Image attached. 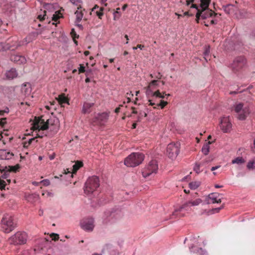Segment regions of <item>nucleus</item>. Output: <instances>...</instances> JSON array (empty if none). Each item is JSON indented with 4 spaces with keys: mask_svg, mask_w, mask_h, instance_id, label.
Instances as JSON below:
<instances>
[{
    "mask_svg": "<svg viewBox=\"0 0 255 255\" xmlns=\"http://www.w3.org/2000/svg\"><path fill=\"white\" fill-rule=\"evenodd\" d=\"M202 201L201 199L198 198L185 202L178 209L174 210L170 219H175L185 216L186 213H188L192 210L191 207L198 205Z\"/></svg>",
    "mask_w": 255,
    "mask_h": 255,
    "instance_id": "1",
    "label": "nucleus"
},
{
    "mask_svg": "<svg viewBox=\"0 0 255 255\" xmlns=\"http://www.w3.org/2000/svg\"><path fill=\"white\" fill-rule=\"evenodd\" d=\"M44 120L42 117H35L32 123V129L36 134V137L42 138L44 136H52L51 132H49L47 129H43Z\"/></svg>",
    "mask_w": 255,
    "mask_h": 255,
    "instance_id": "2",
    "label": "nucleus"
},
{
    "mask_svg": "<svg viewBox=\"0 0 255 255\" xmlns=\"http://www.w3.org/2000/svg\"><path fill=\"white\" fill-rule=\"evenodd\" d=\"M144 155L140 152H133L125 158L124 163L128 167H134L139 165L143 161Z\"/></svg>",
    "mask_w": 255,
    "mask_h": 255,
    "instance_id": "3",
    "label": "nucleus"
},
{
    "mask_svg": "<svg viewBox=\"0 0 255 255\" xmlns=\"http://www.w3.org/2000/svg\"><path fill=\"white\" fill-rule=\"evenodd\" d=\"M100 186L99 178L97 176L89 177L84 187V193L87 195H90L95 191Z\"/></svg>",
    "mask_w": 255,
    "mask_h": 255,
    "instance_id": "4",
    "label": "nucleus"
},
{
    "mask_svg": "<svg viewBox=\"0 0 255 255\" xmlns=\"http://www.w3.org/2000/svg\"><path fill=\"white\" fill-rule=\"evenodd\" d=\"M44 120V123L43 124V129H49L51 132V134L54 135L56 133L59 129V122L57 118L52 117L49 119H47L46 121L45 122Z\"/></svg>",
    "mask_w": 255,
    "mask_h": 255,
    "instance_id": "5",
    "label": "nucleus"
},
{
    "mask_svg": "<svg viewBox=\"0 0 255 255\" xmlns=\"http://www.w3.org/2000/svg\"><path fill=\"white\" fill-rule=\"evenodd\" d=\"M1 228L5 233H8L13 230L16 224L14 222L13 217L9 214L4 215L1 221Z\"/></svg>",
    "mask_w": 255,
    "mask_h": 255,
    "instance_id": "6",
    "label": "nucleus"
},
{
    "mask_svg": "<svg viewBox=\"0 0 255 255\" xmlns=\"http://www.w3.org/2000/svg\"><path fill=\"white\" fill-rule=\"evenodd\" d=\"M27 240V235L24 232H17L15 234L10 237L8 242L10 245L15 246L22 245L26 244Z\"/></svg>",
    "mask_w": 255,
    "mask_h": 255,
    "instance_id": "7",
    "label": "nucleus"
},
{
    "mask_svg": "<svg viewBox=\"0 0 255 255\" xmlns=\"http://www.w3.org/2000/svg\"><path fill=\"white\" fill-rule=\"evenodd\" d=\"M123 217V214L120 210L107 211L104 214L103 223H114L119 221Z\"/></svg>",
    "mask_w": 255,
    "mask_h": 255,
    "instance_id": "8",
    "label": "nucleus"
},
{
    "mask_svg": "<svg viewBox=\"0 0 255 255\" xmlns=\"http://www.w3.org/2000/svg\"><path fill=\"white\" fill-rule=\"evenodd\" d=\"M158 169L157 161L155 160H152L143 169L142 171V176L144 178H148L153 174H155Z\"/></svg>",
    "mask_w": 255,
    "mask_h": 255,
    "instance_id": "9",
    "label": "nucleus"
},
{
    "mask_svg": "<svg viewBox=\"0 0 255 255\" xmlns=\"http://www.w3.org/2000/svg\"><path fill=\"white\" fill-rule=\"evenodd\" d=\"M180 146V143L178 142L169 144L167 147V154L168 157L171 159H175L179 153Z\"/></svg>",
    "mask_w": 255,
    "mask_h": 255,
    "instance_id": "10",
    "label": "nucleus"
},
{
    "mask_svg": "<svg viewBox=\"0 0 255 255\" xmlns=\"http://www.w3.org/2000/svg\"><path fill=\"white\" fill-rule=\"evenodd\" d=\"M51 241L45 239H40L37 240L34 249L35 253H43L45 252L50 247Z\"/></svg>",
    "mask_w": 255,
    "mask_h": 255,
    "instance_id": "11",
    "label": "nucleus"
},
{
    "mask_svg": "<svg viewBox=\"0 0 255 255\" xmlns=\"http://www.w3.org/2000/svg\"><path fill=\"white\" fill-rule=\"evenodd\" d=\"M80 226L86 232H92L95 227L94 219L91 217L84 218L81 221Z\"/></svg>",
    "mask_w": 255,
    "mask_h": 255,
    "instance_id": "12",
    "label": "nucleus"
},
{
    "mask_svg": "<svg viewBox=\"0 0 255 255\" xmlns=\"http://www.w3.org/2000/svg\"><path fill=\"white\" fill-rule=\"evenodd\" d=\"M109 117L108 113H99L94 118L92 122L95 125L103 126L107 122Z\"/></svg>",
    "mask_w": 255,
    "mask_h": 255,
    "instance_id": "13",
    "label": "nucleus"
},
{
    "mask_svg": "<svg viewBox=\"0 0 255 255\" xmlns=\"http://www.w3.org/2000/svg\"><path fill=\"white\" fill-rule=\"evenodd\" d=\"M246 64V60L243 56H239L236 58L233 61L231 67L235 72L240 71L245 67Z\"/></svg>",
    "mask_w": 255,
    "mask_h": 255,
    "instance_id": "14",
    "label": "nucleus"
},
{
    "mask_svg": "<svg viewBox=\"0 0 255 255\" xmlns=\"http://www.w3.org/2000/svg\"><path fill=\"white\" fill-rule=\"evenodd\" d=\"M220 126L224 132H229L232 128V124L229 117H223L220 120Z\"/></svg>",
    "mask_w": 255,
    "mask_h": 255,
    "instance_id": "15",
    "label": "nucleus"
},
{
    "mask_svg": "<svg viewBox=\"0 0 255 255\" xmlns=\"http://www.w3.org/2000/svg\"><path fill=\"white\" fill-rule=\"evenodd\" d=\"M190 252L191 254L197 255H207V252L202 248L198 246V243L195 242L189 247Z\"/></svg>",
    "mask_w": 255,
    "mask_h": 255,
    "instance_id": "16",
    "label": "nucleus"
},
{
    "mask_svg": "<svg viewBox=\"0 0 255 255\" xmlns=\"http://www.w3.org/2000/svg\"><path fill=\"white\" fill-rule=\"evenodd\" d=\"M198 12L201 14V18L203 19H207L209 17H212L213 15H217L215 12L209 8L201 9L198 10Z\"/></svg>",
    "mask_w": 255,
    "mask_h": 255,
    "instance_id": "17",
    "label": "nucleus"
},
{
    "mask_svg": "<svg viewBox=\"0 0 255 255\" xmlns=\"http://www.w3.org/2000/svg\"><path fill=\"white\" fill-rule=\"evenodd\" d=\"M12 61L17 64H23L26 62L25 57L19 55H13L10 57Z\"/></svg>",
    "mask_w": 255,
    "mask_h": 255,
    "instance_id": "18",
    "label": "nucleus"
},
{
    "mask_svg": "<svg viewBox=\"0 0 255 255\" xmlns=\"http://www.w3.org/2000/svg\"><path fill=\"white\" fill-rule=\"evenodd\" d=\"M14 155L13 153L7 151L5 149H0V159L8 160L12 158Z\"/></svg>",
    "mask_w": 255,
    "mask_h": 255,
    "instance_id": "19",
    "label": "nucleus"
},
{
    "mask_svg": "<svg viewBox=\"0 0 255 255\" xmlns=\"http://www.w3.org/2000/svg\"><path fill=\"white\" fill-rule=\"evenodd\" d=\"M219 194L216 193H212L210 194L208 197V199L211 200V202H210L209 200L207 201V204H210V203H219L221 202V199H218V196Z\"/></svg>",
    "mask_w": 255,
    "mask_h": 255,
    "instance_id": "20",
    "label": "nucleus"
},
{
    "mask_svg": "<svg viewBox=\"0 0 255 255\" xmlns=\"http://www.w3.org/2000/svg\"><path fill=\"white\" fill-rule=\"evenodd\" d=\"M6 79L8 80H12L18 75L17 71L14 68H11L9 70L7 71L5 74Z\"/></svg>",
    "mask_w": 255,
    "mask_h": 255,
    "instance_id": "21",
    "label": "nucleus"
},
{
    "mask_svg": "<svg viewBox=\"0 0 255 255\" xmlns=\"http://www.w3.org/2000/svg\"><path fill=\"white\" fill-rule=\"evenodd\" d=\"M26 200L30 203H34L37 201L39 198V196L38 194L36 193H32L30 194L26 195L25 196Z\"/></svg>",
    "mask_w": 255,
    "mask_h": 255,
    "instance_id": "22",
    "label": "nucleus"
},
{
    "mask_svg": "<svg viewBox=\"0 0 255 255\" xmlns=\"http://www.w3.org/2000/svg\"><path fill=\"white\" fill-rule=\"evenodd\" d=\"M158 85V81L156 80L151 81L146 88V94L147 96H149L152 94V87H156Z\"/></svg>",
    "mask_w": 255,
    "mask_h": 255,
    "instance_id": "23",
    "label": "nucleus"
},
{
    "mask_svg": "<svg viewBox=\"0 0 255 255\" xmlns=\"http://www.w3.org/2000/svg\"><path fill=\"white\" fill-rule=\"evenodd\" d=\"M21 91L22 93L26 97L30 95L31 92V89L30 88V84H23L21 87Z\"/></svg>",
    "mask_w": 255,
    "mask_h": 255,
    "instance_id": "24",
    "label": "nucleus"
},
{
    "mask_svg": "<svg viewBox=\"0 0 255 255\" xmlns=\"http://www.w3.org/2000/svg\"><path fill=\"white\" fill-rule=\"evenodd\" d=\"M243 111H241L240 113H238V119L240 120H244L247 118V116L249 114V109L248 108H244L243 109Z\"/></svg>",
    "mask_w": 255,
    "mask_h": 255,
    "instance_id": "25",
    "label": "nucleus"
},
{
    "mask_svg": "<svg viewBox=\"0 0 255 255\" xmlns=\"http://www.w3.org/2000/svg\"><path fill=\"white\" fill-rule=\"evenodd\" d=\"M56 99L58 101L59 104L61 105H62L63 104H69L68 100L65 97L64 94H62L58 96L57 98H56Z\"/></svg>",
    "mask_w": 255,
    "mask_h": 255,
    "instance_id": "26",
    "label": "nucleus"
},
{
    "mask_svg": "<svg viewBox=\"0 0 255 255\" xmlns=\"http://www.w3.org/2000/svg\"><path fill=\"white\" fill-rule=\"evenodd\" d=\"M93 103H84L82 108V113L84 114L89 113L90 108L93 106Z\"/></svg>",
    "mask_w": 255,
    "mask_h": 255,
    "instance_id": "27",
    "label": "nucleus"
},
{
    "mask_svg": "<svg viewBox=\"0 0 255 255\" xmlns=\"http://www.w3.org/2000/svg\"><path fill=\"white\" fill-rule=\"evenodd\" d=\"M212 142L209 141L203 145L201 151L204 155H207L208 154L210 151V144Z\"/></svg>",
    "mask_w": 255,
    "mask_h": 255,
    "instance_id": "28",
    "label": "nucleus"
},
{
    "mask_svg": "<svg viewBox=\"0 0 255 255\" xmlns=\"http://www.w3.org/2000/svg\"><path fill=\"white\" fill-rule=\"evenodd\" d=\"M209 161V160H205L200 163H196L193 168L194 171L197 174L200 173L201 172L200 166L203 165L204 163H208Z\"/></svg>",
    "mask_w": 255,
    "mask_h": 255,
    "instance_id": "29",
    "label": "nucleus"
},
{
    "mask_svg": "<svg viewBox=\"0 0 255 255\" xmlns=\"http://www.w3.org/2000/svg\"><path fill=\"white\" fill-rule=\"evenodd\" d=\"M19 168V165L17 164L15 166H5L4 168L1 171H13L16 172L18 169Z\"/></svg>",
    "mask_w": 255,
    "mask_h": 255,
    "instance_id": "30",
    "label": "nucleus"
},
{
    "mask_svg": "<svg viewBox=\"0 0 255 255\" xmlns=\"http://www.w3.org/2000/svg\"><path fill=\"white\" fill-rule=\"evenodd\" d=\"M224 11L227 14H230L234 11L235 6L232 4H227L223 6Z\"/></svg>",
    "mask_w": 255,
    "mask_h": 255,
    "instance_id": "31",
    "label": "nucleus"
},
{
    "mask_svg": "<svg viewBox=\"0 0 255 255\" xmlns=\"http://www.w3.org/2000/svg\"><path fill=\"white\" fill-rule=\"evenodd\" d=\"M210 52V46L206 45L204 47V51L203 54L204 56V59L206 62H207L208 60H210V58H209Z\"/></svg>",
    "mask_w": 255,
    "mask_h": 255,
    "instance_id": "32",
    "label": "nucleus"
},
{
    "mask_svg": "<svg viewBox=\"0 0 255 255\" xmlns=\"http://www.w3.org/2000/svg\"><path fill=\"white\" fill-rule=\"evenodd\" d=\"M59 255H65L68 254L69 253V249L68 247L65 246H61L60 247L59 249Z\"/></svg>",
    "mask_w": 255,
    "mask_h": 255,
    "instance_id": "33",
    "label": "nucleus"
},
{
    "mask_svg": "<svg viewBox=\"0 0 255 255\" xmlns=\"http://www.w3.org/2000/svg\"><path fill=\"white\" fill-rule=\"evenodd\" d=\"M81 7H78V9L75 12V14L76 15V22H79L83 18V13L82 11V10H79L80 9V8H81Z\"/></svg>",
    "mask_w": 255,
    "mask_h": 255,
    "instance_id": "34",
    "label": "nucleus"
},
{
    "mask_svg": "<svg viewBox=\"0 0 255 255\" xmlns=\"http://www.w3.org/2000/svg\"><path fill=\"white\" fill-rule=\"evenodd\" d=\"M245 160L243 157H238L232 161V163L240 165L245 163Z\"/></svg>",
    "mask_w": 255,
    "mask_h": 255,
    "instance_id": "35",
    "label": "nucleus"
},
{
    "mask_svg": "<svg viewBox=\"0 0 255 255\" xmlns=\"http://www.w3.org/2000/svg\"><path fill=\"white\" fill-rule=\"evenodd\" d=\"M211 0H201V9L209 8V5Z\"/></svg>",
    "mask_w": 255,
    "mask_h": 255,
    "instance_id": "36",
    "label": "nucleus"
},
{
    "mask_svg": "<svg viewBox=\"0 0 255 255\" xmlns=\"http://www.w3.org/2000/svg\"><path fill=\"white\" fill-rule=\"evenodd\" d=\"M83 166V163L80 161H77L76 163L73 165V172H76L77 171Z\"/></svg>",
    "mask_w": 255,
    "mask_h": 255,
    "instance_id": "37",
    "label": "nucleus"
},
{
    "mask_svg": "<svg viewBox=\"0 0 255 255\" xmlns=\"http://www.w3.org/2000/svg\"><path fill=\"white\" fill-rule=\"evenodd\" d=\"M200 185V183L199 182L195 181L190 182L189 184V186L190 189L195 190L197 189Z\"/></svg>",
    "mask_w": 255,
    "mask_h": 255,
    "instance_id": "38",
    "label": "nucleus"
},
{
    "mask_svg": "<svg viewBox=\"0 0 255 255\" xmlns=\"http://www.w3.org/2000/svg\"><path fill=\"white\" fill-rule=\"evenodd\" d=\"M10 48V46L8 44L2 42L0 43V52L6 51Z\"/></svg>",
    "mask_w": 255,
    "mask_h": 255,
    "instance_id": "39",
    "label": "nucleus"
},
{
    "mask_svg": "<svg viewBox=\"0 0 255 255\" xmlns=\"http://www.w3.org/2000/svg\"><path fill=\"white\" fill-rule=\"evenodd\" d=\"M244 108H243V104L242 103H239L236 105L235 107V111L236 113H240L241 111H243V109Z\"/></svg>",
    "mask_w": 255,
    "mask_h": 255,
    "instance_id": "40",
    "label": "nucleus"
},
{
    "mask_svg": "<svg viewBox=\"0 0 255 255\" xmlns=\"http://www.w3.org/2000/svg\"><path fill=\"white\" fill-rule=\"evenodd\" d=\"M62 14L58 11L55 12V14L53 15L52 20L56 22L58 19L61 17Z\"/></svg>",
    "mask_w": 255,
    "mask_h": 255,
    "instance_id": "41",
    "label": "nucleus"
},
{
    "mask_svg": "<svg viewBox=\"0 0 255 255\" xmlns=\"http://www.w3.org/2000/svg\"><path fill=\"white\" fill-rule=\"evenodd\" d=\"M44 8L47 10H54V4L52 3H45L43 5Z\"/></svg>",
    "mask_w": 255,
    "mask_h": 255,
    "instance_id": "42",
    "label": "nucleus"
},
{
    "mask_svg": "<svg viewBox=\"0 0 255 255\" xmlns=\"http://www.w3.org/2000/svg\"><path fill=\"white\" fill-rule=\"evenodd\" d=\"M149 96H153L159 98H163L164 96L160 93L159 91H157L155 92H153L152 91V94H150V95Z\"/></svg>",
    "mask_w": 255,
    "mask_h": 255,
    "instance_id": "43",
    "label": "nucleus"
},
{
    "mask_svg": "<svg viewBox=\"0 0 255 255\" xmlns=\"http://www.w3.org/2000/svg\"><path fill=\"white\" fill-rule=\"evenodd\" d=\"M71 34L72 35V36L73 37V39L74 40V43L77 45L78 44V42L77 41H76L75 40V38H78L79 37V35H77L76 33V32L75 31L74 29H72V31L71 32Z\"/></svg>",
    "mask_w": 255,
    "mask_h": 255,
    "instance_id": "44",
    "label": "nucleus"
},
{
    "mask_svg": "<svg viewBox=\"0 0 255 255\" xmlns=\"http://www.w3.org/2000/svg\"><path fill=\"white\" fill-rule=\"evenodd\" d=\"M27 38L28 37H26L23 41L18 42L17 47H19L29 43L30 41L29 40H27Z\"/></svg>",
    "mask_w": 255,
    "mask_h": 255,
    "instance_id": "45",
    "label": "nucleus"
},
{
    "mask_svg": "<svg viewBox=\"0 0 255 255\" xmlns=\"http://www.w3.org/2000/svg\"><path fill=\"white\" fill-rule=\"evenodd\" d=\"M255 162L253 161H249L247 164V167L249 169H253L255 166Z\"/></svg>",
    "mask_w": 255,
    "mask_h": 255,
    "instance_id": "46",
    "label": "nucleus"
},
{
    "mask_svg": "<svg viewBox=\"0 0 255 255\" xmlns=\"http://www.w3.org/2000/svg\"><path fill=\"white\" fill-rule=\"evenodd\" d=\"M91 73V70H87L86 71V73H85V75H86V76L87 77V78L85 79L86 83H88V82H89L90 81V78L89 77L90 76Z\"/></svg>",
    "mask_w": 255,
    "mask_h": 255,
    "instance_id": "47",
    "label": "nucleus"
},
{
    "mask_svg": "<svg viewBox=\"0 0 255 255\" xmlns=\"http://www.w3.org/2000/svg\"><path fill=\"white\" fill-rule=\"evenodd\" d=\"M167 104V102L166 101H164L162 100H160V102L159 104H156L157 106H160L161 109L164 108V107Z\"/></svg>",
    "mask_w": 255,
    "mask_h": 255,
    "instance_id": "48",
    "label": "nucleus"
},
{
    "mask_svg": "<svg viewBox=\"0 0 255 255\" xmlns=\"http://www.w3.org/2000/svg\"><path fill=\"white\" fill-rule=\"evenodd\" d=\"M43 13L44 14L43 15L42 14H39L38 15V17L37 18L40 20V21H42L44 19H45V16H46V11L44 10L43 11Z\"/></svg>",
    "mask_w": 255,
    "mask_h": 255,
    "instance_id": "49",
    "label": "nucleus"
},
{
    "mask_svg": "<svg viewBox=\"0 0 255 255\" xmlns=\"http://www.w3.org/2000/svg\"><path fill=\"white\" fill-rule=\"evenodd\" d=\"M9 109L7 107H5L3 110H0V115L3 116L4 113H8Z\"/></svg>",
    "mask_w": 255,
    "mask_h": 255,
    "instance_id": "50",
    "label": "nucleus"
},
{
    "mask_svg": "<svg viewBox=\"0 0 255 255\" xmlns=\"http://www.w3.org/2000/svg\"><path fill=\"white\" fill-rule=\"evenodd\" d=\"M50 238H52V240L56 241L59 239V235L57 234L52 233Z\"/></svg>",
    "mask_w": 255,
    "mask_h": 255,
    "instance_id": "51",
    "label": "nucleus"
},
{
    "mask_svg": "<svg viewBox=\"0 0 255 255\" xmlns=\"http://www.w3.org/2000/svg\"><path fill=\"white\" fill-rule=\"evenodd\" d=\"M223 208H224V206H222L220 207L213 208L212 210V212L213 213H218Z\"/></svg>",
    "mask_w": 255,
    "mask_h": 255,
    "instance_id": "52",
    "label": "nucleus"
},
{
    "mask_svg": "<svg viewBox=\"0 0 255 255\" xmlns=\"http://www.w3.org/2000/svg\"><path fill=\"white\" fill-rule=\"evenodd\" d=\"M103 8L101 7L100 8V11H96V13H97V16L99 17V18L101 19L102 18V16L103 15V13L102 12V11L103 10Z\"/></svg>",
    "mask_w": 255,
    "mask_h": 255,
    "instance_id": "53",
    "label": "nucleus"
},
{
    "mask_svg": "<svg viewBox=\"0 0 255 255\" xmlns=\"http://www.w3.org/2000/svg\"><path fill=\"white\" fill-rule=\"evenodd\" d=\"M34 139H35V138H31L29 139L28 140V142H25L24 143V146H27L29 145L30 144H31L33 140H34Z\"/></svg>",
    "mask_w": 255,
    "mask_h": 255,
    "instance_id": "54",
    "label": "nucleus"
},
{
    "mask_svg": "<svg viewBox=\"0 0 255 255\" xmlns=\"http://www.w3.org/2000/svg\"><path fill=\"white\" fill-rule=\"evenodd\" d=\"M79 73H84L86 72L85 69V67L83 66V65H80V67L79 68Z\"/></svg>",
    "mask_w": 255,
    "mask_h": 255,
    "instance_id": "55",
    "label": "nucleus"
},
{
    "mask_svg": "<svg viewBox=\"0 0 255 255\" xmlns=\"http://www.w3.org/2000/svg\"><path fill=\"white\" fill-rule=\"evenodd\" d=\"M41 183H43V184L45 186H48L50 185V181L48 179H44L41 181Z\"/></svg>",
    "mask_w": 255,
    "mask_h": 255,
    "instance_id": "56",
    "label": "nucleus"
},
{
    "mask_svg": "<svg viewBox=\"0 0 255 255\" xmlns=\"http://www.w3.org/2000/svg\"><path fill=\"white\" fill-rule=\"evenodd\" d=\"M201 18V14L198 11L196 14V21L197 23L199 22V19Z\"/></svg>",
    "mask_w": 255,
    "mask_h": 255,
    "instance_id": "57",
    "label": "nucleus"
},
{
    "mask_svg": "<svg viewBox=\"0 0 255 255\" xmlns=\"http://www.w3.org/2000/svg\"><path fill=\"white\" fill-rule=\"evenodd\" d=\"M162 76L160 72H158L157 73L154 74V78L156 79H161Z\"/></svg>",
    "mask_w": 255,
    "mask_h": 255,
    "instance_id": "58",
    "label": "nucleus"
},
{
    "mask_svg": "<svg viewBox=\"0 0 255 255\" xmlns=\"http://www.w3.org/2000/svg\"><path fill=\"white\" fill-rule=\"evenodd\" d=\"M6 123V118H2L0 119V125L1 126H4V125Z\"/></svg>",
    "mask_w": 255,
    "mask_h": 255,
    "instance_id": "59",
    "label": "nucleus"
},
{
    "mask_svg": "<svg viewBox=\"0 0 255 255\" xmlns=\"http://www.w3.org/2000/svg\"><path fill=\"white\" fill-rule=\"evenodd\" d=\"M5 172L1 176L2 178L3 179H6L9 175V173L7 172L8 171H4Z\"/></svg>",
    "mask_w": 255,
    "mask_h": 255,
    "instance_id": "60",
    "label": "nucleus"
},
{
    "mask_svg": "<svg viewBox=\"0 0 255 255\" xmlns=\"http://www.w3.org/2000/svg\"><path fill=\"white\" fill-rule=\"evenodd\" d=\"M191 8H196L197 11H198V10L201 9V7H198L197 6V5L196 4H192L191 6Z\"/></svg>",
    "mask_w": 255,
    "mask_h": 255,
    "instance_id": "61",
    "label": "nucleus"
},
{
    "mask_svg": "<svg viewBox=\"0 0 255 255\" xmlns=\"http://www.w3.org/2000/svg\"><path fill=\"white\" fill-rule=\"evenodd\" d=\"M133 94L131 93V92H130V93H127V98H128V102H129L130 101V99L129 98V96H133Z\"/></svg>",
    "mask_w": 255,
    "mask_h": 255,
    "instance_id": "62",
    "label": "nucleus"
},
{
    "mask_svg": "<svg viewBox=\"0 0 255 255\" xmlns=\"http://www.w3.org/2000/svg\"><path fill=\"white\" fill-rule=\"evenodd\" d=\"M220 167V165H218V166H213L211 168V171H214L217 169H218L219 167Z\"/></svg>",
    "mask_w": 255,
    "mask_h": 255,
    "instance_id": "63",
    "label": "nucleus"
},
{
    "mask_svg": "<svg viewBox=\"0 0 255 255\" xmlns=\"http://www.w3.org/2000/svg\"><path fill=\"white\" fill-rule=\"evenodd\" d=\"M139 115H140V116H144V117L147 116V114L145 112H140Z\"/></svg>",
    "mask_w": 255,
    "mask_h": 255,
    "instance_id": "64",
    "label": "nucleus"
}]
</instances>
